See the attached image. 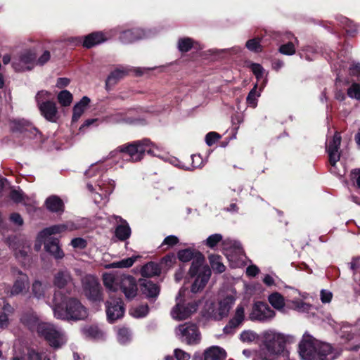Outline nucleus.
I'll use <instances>...</instances> for the list:
<instances>
[{
  "instance_id": "f8f14e48",
  "label": "nucleus",
  "mask_w": 360,
  "mask_h": 360,
  "mask_svg": "<svg viewBox=\"0 0 360 360\" xmlns=\"http://www.w3.org/2000/svg\"><path fill=\"white\" fill-rule=\"evenodd\" d=\"M275 316V311L267 304L258 302L254 304L249 317L252 321L268 322L272 320Z\"/></svg>"
},
{
  "instance_id": "338daca9",
  "label": "nucleus",
  "mask_w": 360,
  "mask_h": 360,
  "mask_svg": "<svg viewBox=\"0 0 360 360\" xmlns=\"http://www.w3.org/2000/svg\"><path fill=\"white\" fill-rule=\"evenodd\" d=\"M10 198L15 202H22L24 200L23 193L21 191L12 190L10 193Z\"/></svg>"
},
{
  "instance_id": "6ab92c4d",
  "label": "nucleus",
  "mask_w": 360,
  "mask_h": 360,
  "mask_svg": "<svg viewBox=\"0 0 360 360\" xmlns=\"http://www.w3.org/2000/svg\"><path fill=\"white\" fill-rule=\"evenodd\" d=\"M73 279L70 272L66 269H59L53 275V283L58 288H63L72 284Z\"/></svg>"
},
{
  "instance_id": "393cba45",
  "label": "nucleus",
  "mask_w": 360,
  "mask_h": 360,
  "mask_svg": "<svg viewBox=\"0 0 360 360\" xmlns=\"http://www.w3.org/2000/svg\"><path fill=\"white\" fill-rule=\"evenodd\" d=\"M331 346L326 342H316V360H333Z\"/></svg>"
},
{
  "instance_id": "423d86ee",
  "label": "nucleus",
  "mask_w": 360,
  "mask_h": 360,
  "mask_svg": "<svg viewBox=\"0 0 360 360\" xmlns=\"http://www.w3.org/2000/svg\"><path fill=\"white\" fill-rule=\"evenodd\" d=\"M87 188L91 193V197L97 205H105L108 200L109 195L112 193L115 184L113 180H99L95 184L88 183Z\"/></svg>"
},
{
  "instance_id": "b1692460",
  "label": "nucleus",
  "mask_w": 360,
  "mask_h": 360,
  "mask_svg": "<svg viewBox=\"0 0 360 360\" xmlns=\"http://www.w3.org/2000/svg\"><path fill=\"white\" fill-rule=\"evenodd\" d=\"M226 351L219 346H212L205 350L202 360H224Z\"/></svg>"
},
{
  "instance_id": "c85d7f7f",
  "label": "nucleus",
  "mask_w": 360,
  "mask_h": 360,
  "mask_svg": "<svg viewBox=\"0 0 360 360\" xmlns=\"http://www.w3.org/2000/svg\"><path fill=\"white\" fill-rule=\"evenodd\" d=\"M106 39L107 38L104 36L103 32H93L85 37L83 41V46L89 49L106 41Z\"/></svg>"
},
{
  "instance_id": "c03bdc74",
  "label": "nucleus",
  "mask_w": 360,
  "mask_h": 360,
  "mask_svg": "<svg viewBox=\"0 0 360 360\" xmlns=\"http://www.w3.org/2000/svg\"><path fill=\"white\" fill-rule=\"evenodd\" d=\"M258 338L257 334L251 330L243 331L240 335V339L242 342L251 343Z\"/></svg>"
},
{
  "instance_id": "c756f323",
  "label": "nucleus",
  "mask_w": 360,
  "mask_h": 360,
  "mask_svg": "<svg viewBox=\"0 0 360 360\" xmlns=\"http://www.w3.org/2000/svg\"><path fill=\"white\" fill-rule=\"evenodd\" d=\"M302 299L296 298L290 301L291 307L301 313H308L312 309V304L307 303L304 301L307 296L305 295H302Z\"/></svg>"
},
{
  "instance_id": "37998d69",
  "label": "nucleus",
  "mask_w": 360,
  "mask_h": 360,
  "mask_svg": "<svg viewBox=\"0 0 360 360\" xmlns=\"http://www.w3.org/2000/svg\"><path fill=\"white\" fill-rule=\"evenodd\" d=\"M58 100L63 106H69L72 101V95L70 91L63 90L58 94Z\"/></svg>"
},
{
  "instance_id": "864d4df0",
  "label": "nucleus",
  "mask_w": 360,
  "mask_h": 360,
  "mask_svg": "<svg viewBox=\"0 0 360 360\" xmlns=\"http://www.w3.org/2000/svg\"><path fill=\"white\" fill-rule=\"evenodd\" d=\"M246 47L251 51L256 53L260 52L262 51L260 39L259 38H255L248 40L246 42Z\"/></svg>"
},
{
  "instance_id": "603ef678",
  "label": "nucleus",
  "mask_w": 360,
  "mask_h": 360,
  "mask_svg": "<svg viewBox=\"0 0 360 360\" xmlns=\"http://www.w3.org/2000/svg\"><path fill=\"white\" fill-rule=\"evenodd\" d=\"M105 120L107 122L110 123H120L122 122H128V120H127L124 117V115L121 112H115L112 113L107 117H105Z\"/></svg>"
},
{
  "instance_id": "a19ab883",
  "label": "nucleus",
  "mask_w": 360,
  "mask_h": 360,
  "mask_svg": "<svg viewBox=\"0 0 360 360\" xmlns=\"http://www.w3.org/2000/svg\"><path fill=\"white\" fill-rule=\"evenodd\" d=\"M210 265L213 271L217 273H222L226 267L221 262V257L219 255H210L209 257Z\"/></svg>"
},
{
  "instance_id": "c9c22d12",
  "label": "nucleus",
  "mask_w": 360,
  "mask_h": 360,
  "mask_svg": "<svg viewBox=\"0 0 360 360\" xmlns=\"http://www.w3.org/2000/svg\"><path fill=\"white\" fill-rule=\"evenodd\" d=\"M198 255H202L198 251L194 250L191 248L181 250L177 253L179 259L182 262H187L193 259L192 262H194Z\"/></svg>"
},
{
  "instance_id": "20e7f679",
  "label": "nucleus",
  "mask_w": 360,
  "mask_h": 360,
  "mask_svg": "<svg viewBox=\"0 0 360 360\" xmlns=\"http://www.w3.org/2000/svg\"><path fill=\"white\" fill-rule=\"evenodd\" d=\"M150 145L153 144L149 139H143L122 145L117 149L111 151L109 153L108 158L113 159L118 156L120 153H123L124 155H127L129 157L130 161L139 162L143 159L146 148Z\"/></svg>"
},
{
  "instance_id": "473e14b6",
  "label": "nucleus",
  "mask_w": 360,
  "mask_h": 360,
  "mask_svg": "<svg viewBox=\"0 0 360 360\" xmlns=\"http://www.w3.org/2000/svg\"><path fill=\"white\" fill-rule=\"evenodd\" d=\"M4 305L0 310V328H6L8 326V317L13 314V308L4 300Z\"/></svg>"
},
{
  "instance_id": "9b49d317",
  "label": "nucleus",
  "mask_w": 360,
  "mask_h": 360,
  "mask_svg": "<svg viewBox=\"0 0 360 360\" xmlns=\"http://www.w3.org/2000/svg\"><path fill=\"white\" fill-rule=\"evenodd\" d=\"M341 143V136L340 133L335 132L333 139L326 144V151L328 155L329 162L331 165L330 170L332 172L339 176L342 174L336 172V164L340 158V146Z\"/></svg>"
},
{
  "instance_id": "f704fd0d",
  "label": "nucleus",
  "mask_w": 360,
  "mask_h": 360,
  "mask_svg": "<svg viewBox=\"0 0 360 360\" xmlns=\"http://www.w3.org/2000/svg\"><path fill=\"white\" fill-rule=\"evenodd\" d=\"M89 102H90V99L86 96H84L82 98V100L74 106L73 115H72V120L73 122H76L78 121V120L80 118V117L84 113V112Z\"/></svg>"
},
{
  "instance_id": "58836bf2",
  "label": "nucleus",
  "mask_w": 360,
  "mask_h": 360,
  "mask_svg": "<svg viewBox=\"0 0 360 360\" xmlns=\"http://www.w3.org/2000/svg\"><path fill=\"white\" fill-rule=\"evenodd\" d=\"M49 285L47 283H44L39 281H35L32 284V293L37 299H41L44 297L45 292L49 288Z\"/></svg>"
},
{
  "instance_id": "72a5a7b5",
  "label": "nucleus",
  "mask_w": 360,
  "mask_h": 360,
  "mask_svg": "<svg viewBox=\"0 0 360 360\" xmlns=\"http://www.w3.org/2000/svg\"><path fill=\"white\" fill-rule=\"evenodd\" d=\"M268 300L271 306L281 312H285L284 297L278 292H274L269 296Z\"/></svg>"
},
{
  "instance_id": "4468645a",
  "label": "nucleus",
  "mask_w": 360,
  "mask_h": 360,
  "mask_svg": "<svg viewBox=\"0 0 360 360\" xmlns=\"http://www.w3.org/2000/svg\"><path fill=\"white\" fill-rule=\"evenodd\" d=\"M314 337L306 332L299 344V354L302 360H315Z\"/></svg>"
},
{
  "instance_id": "a878e982",
  "label": "nucleus",
  "mask_w": 360,
  "mask_h": 360,
  "mask_svg": "<svg viewBox=\"0 0 360 360\" xmlns=\"http://www.w3.org/2000/svg\"><path fill=\"white\" fill-rule=\"evenodd\" d=\"M141 290L149 299L156 298L160 293L159 286L147 280L143 281L141 283Z\"/></svg>"
},
{
  "instance_id": "4d7b16f0",
  "label": "nucleus",
  "mask_w": 360,
  "mask_h": 360,
  "mask_svg": "<svg viewBox=\"0 0 360 360\" xmlns=\"http://www.w3.org/2000/svg\"><path fill=\"white\" fill-rule=\"evenodd\" d=\"M176 262V257L174 254H169L164 257L160 262V264L164 268H170Z\"/></svg>"
},
{
  "instance_id": "9d476101",
  "label": "nucleus",
  "mask_w": 360,
  "mask_h": 360,
  "mask_svg": "<svg viewBox=\"0 0 360 360\" xmlns=\"http://www.w3.org/2000/svg\"><path fill=\"white\" fill-rule=\"evenodd\" d=\"M36 53L32 50H25L15 56L12 65L16 72L31 70L35 65Z\"/></svg>"
},
{
  "instance_id": "ea45409f",
  "label": "nucleus",
  "mask_w": 360,
  "mask_h": 360,
  "mask_svg": "<svg viewBox=\"0 0 360 360\" xmlns=\"http://www.w3.org/2000/svg\"><path fill=\"white\" fill-rule=\"evenodd\" d=\"M127 72L124 69L117 68L112 71L106 79V86L110 87L115 84L118 80L123 78Z\"/></svg>"
},
{
  "instance_id": "6e6552de",
  "label": "nucleus",
  "mask_w": 360,
  "mask_h": 360,
  "mask_svg": "<svg viewBox=\"0 0 360 360\" xmlns=\"http://www.w3.org/2000/svg\"><path fill=\"white\" fill-rule=\"evenodd\" d=\"M186 289H180L176 296V304L171 311V316L176 320H184L188 319L192 314L196 311L198 304L195 302L184 303L181 302V297L184 296Z\"/></svg>"
},
{
  "instance_id": "49530a36",
  "label": "nucleus",
  "mask_w": 360,
  "mask_h": 360,
  "mask_svg": "<svg viewBox=\"0 0 360 360\" xmlns=\"http://www.w3.org/2000/svg\"><path fill=\"white\" fill-rule=\"evenodd\" d=\"M82 333L86 337L99 338L101 337V332L96 326H87L82 328Z\"/></svg>"
},
{
  "instance_id": "6e6d98bb",
  "label": "nucleus",
  "mask_w": 360,
  "mask_h": 360,
  "mask_svg": "<svg viewBox=\"0 0 360 360\" xmlns=\"http://www.w3.org/2000/svg\"><path fill=\"white\" fill-rule=\"evenodd\" d=\"M179 243V238L173 235H170L167 236L163 242L162 243L160 247L164 248L165 246H167L165 249H168L171 247H173L176 244Z\"/></svg>"
},
{
  "instance_id": "7c9ffc66",
  "label": "nucleus",
  "mask_w": 360,
  "mask_h": 360,
  "mask_svg": "<svg viewBox=\"0 0 360 360\" xmlns=\"http://www.w3.org/2000/svg\"><path fill=\"white\" fill-rule=\"evenodd\" d=\"M46 208L53 212H63V202L56 195H51L46 200Z\"/></svg>"
},
{
  "instance_id": "bb28decb",
  "label": "nucleus",
  "mask_w": 360,
  "mask_h": 360,
  "mask_svg": "<svg viewBox=\"0 0 360 360\" xmlns=\"http://www.w3.org/2000/svg\"><path fill=\"white\" fill-rule=\"evenodd\" d=\"M119 219L120 224L115 229V236L120 240H125L131 236V229L128 223L120 217H116Z\"/></svg>"
},
{
  "instance_id": "0e129e2a",
  "label": "nucleus",
  "mask_w": 360,
  "mask_h": 360,
  "mask_svg": "<svg viewBox=\"0 0 360 360\" xmlns=\"http://www.w3.org/2000/svg\"><path fill=\"white\" fill-rule=\"evenodd\" d=\"M70 245L75 249L83 250L87 245V242L82 238H75L71 240Z\"/></svg>"
},
{
  "instance_id": "5fc2aeb1",
  "label": "nucleus",
  "mask_w": 360,
  "mask_h": 360,
  "mask_svg": "<svg viewBox=\"0 0 360 360\" xmlns=\"http://www.w3.org/2000/svg\"><path fill=\"white\" fill-rule=\"evenodd\" d=\"M344 28L346 32L350 35L353 36L357 32V25L352 20L345 18L344 22Z\"/></svg>"
},
{
  "instance_id": "e2e57ef3",
  "label": "nucleus",
  "mask_w": 360,
  "mask_h": 360,
  "mask_svg": "<svg viewBox=\"0 0 360 360\" xmlns=\"http://www.w3.org/2000/svg\"><path fill=\"white\" fill-rule=\"evenodd\" d=\"M279 51L282 54L292 55L295 53V47L292 42L287 43L280 46Z\"/></svg>"
},
{
  "instance_id": "dca6fc26",
  "label": "nucleus",
  "mask_w": 360,
  "mask_h": 360,
  "mask_svg": "<svg viewBox=\"0 0 360 360\" xmlns=\"http://www.w3.org/2000/svg\"><path fill=\"white\" fill-rule=\"evenodd\" d=\"M29 288V278L26 274L19 273L18 277L15 279L12 287L5 290V292L10 296L18 295L25 292Z\"/></svg>"
},
{
  "instance_id": "4be33fe9",
  "label": "nucleus",
  "mask_w": 360,
  "mask_h": 360,
  "mask_svg": "<svg viewBox=\"0 0 360 360\" xmlns=\"http://www.w3.org/2000/svg\"><path fill=\"white\" fill-rule=\"evenodd\" d=\"M235 299L233 296H226L224 299L221 300L219 303V307L217 312L214 314L215 319H221L226 316L234 304Z\"/></svg>"
},
{
  "instance_id": "e433bc0d",
  "label": "nucleus",
  "mask_w": 360,
  "mask_h": 360,
  "mask_svg": "<svg viewBox=\"0 0 360 360\" xmlns=\"http://www.w3.org/2000/svg\"><path fill=\"white\" fill-rule=\"evenodd\" d=\"M161 269L159 265L154 262H149L141 269V274L143 276L152 277L160 274Z\"/></svg>"
},
{
  "instance_id": "412c9836",
  "label": "nucleus",
  "mask_w": 360,
  "mask_h": 360,
  "mask_svg": "<svg viewBox=\"0 0 360 360\" xmlns=\"http://www.w3.org/2000/svg\"><path fill=\"white\" fill-rule=\"evenodd\" d=\"M41 114L49 122H55L58 118V109L56 104L53 101H49L43 103L41 106L39 107Z\"/></svg>"
},
{
  "instance_id": "de8ad7c7",
  "label": "nucleus",
  "mask_w": 360,
  "mask_h": 360,
  "mask_svg": "<svg viewBox=\"0 0 360 360\" xmlns=\"http://www.w3.org/2000/svg\"><path fill=\"white\" fill-rule=\"evenodd\" d=\"M21 360H49L44 353H37L34 350H28L27 354L20 358Z\"/></svg>"
},
{
  "instance_id": "680f3d73",
  "label": "nucleus",
  "mask_w": 360,
  "mask_h": 360,
  "mask_svg": "<svg viewBox=\"0 0 360 360\" xmlns=\"http://www.w3.org/2000/svg\"><path fill=\"white\" fill-rule=\"evenodd\" d=\"M347 94L350 98L360 99V86L353 84L348 89Z\"/></svg>"
},
{
  "instance_id": "2f4dec72",
  "label": "nucleus",
  "mask_w": 360,
  "mask_h": 360,
  "mask_svg": "<svg viewBox=\"0 0 360 360\" xmlns=\"http://www.w3.org/2000/svg\"><path fill=\"white\" fill-rule=\"evenodd\" d=\"M21 322L27 326L32 330L37 331V326L41 324L37 315L33 312H27L24 314L21 319Z\"/></svg>"
},
{
  "instance_id": "774afa93",
  "label": "nucleus",
  "mask_w": 360,
  "mask_h": 360,
  "mask_svg": "<svg viewBox=\"0 0 360 360\" xmlns=\"http://www.w3.org/2000/svg\"><path fill=\"white\" fill-rule=\"evenodd\" d=\"M174 356L177 360H188L191 357L190 354L180 349L174 350Z\"/></svg>"
},
{
  "instance_id": "a211bd4d",
  "label": "nucleus",
  "mask_w": 360,
  "mask_h": 360,
  "mask_svg": "<svg viewBox=\"0 0 360 360\" xmlns=\"http://www.w3.org/2000/svg\"><path fill=\"white\" fill-rule=\"evenodd\" d=\"M150 36L149 31L146 32L141 28H134L122 32L120 36V40L124 44H129L138 39L149 37Z\"/></svg>"
},
{
  "instance_id": "5701e85b",
  "label": "nucleus",
  "mask_w": 360,
  "mask_h": 360,
  "mask_svg": "<svg viewBox=\"0 0 360 360\" xmlns=\"http://www.w3.org/2000/svg\"><path fill=\"white\" fill-rule=\"evenodd\" d=\"M245 319L244 307L241 305L237 307L234 316L230 320L228 325L224 328V331L226 333H230L232 329L237 328L240 325Z\"/></svg>"
},
{
  "instance_id": "2eb2a0df",
  "label": "nucleus",
  "mask_w": 360,
  "mask_h": 360,
  "mask_svg": "<svg viewBox=\"0 0 360 360\" xmlns=\"http://www.w3.org/2000/svg\"><path fill=\"white\" fill-rule=\"evenodd\" d=\"M106 314L109 321L113 322L124 315V307L122 300L115 295H110L106 302Z\"/></svg>"
},
{
  "instance_id": "052dcab7",
  "label": "nucleus",
  "mask_w": 360,
  "mask_h": 360,
  "mask_svg": "<svg viewBox=\"0 0 360 360\" xmlns=\"http://www.w3.org/2000/svg\"><path fill=\"white\" fill-rule=\"evenodd\" d=\"M29 129H32L31 126L25 125L24 123L20 121H14L12 125V129L13 131H20V132H25ZM34 131H37L36 129L32 128Z\"/></svg>"
},
{
  "instance_id": "0eeeda50",
  "label": "nucleus",
  "mask_w": 360,
  "mask_h": 360,
  "mask_svg": "<svg viewBox=\"0 0 360 360\" xmlns=\"http://www.w3.org/2000/svg\"><path fill=\"white\" fill-rule=\"evenodd\" d=\"M37 333L44 338L51 347H60L65 343L66 338L64 332L53 324L41 323L37 326Z\"/></svg>"
},
{
  "instance_id": "bf43d9fd",
  "label": "nucleus",
  "mask_w": 360,
  "mask_h": 360,
  "mask_svg": "<svg viewBox=\"0 0 360 360\" xmlns=\"http://www.w3.org/2000/svg\"><path fill=\"white\" fill-rule=\"evenodd\" d=\"M251 70L255 75L257 80L262 79L264 74V69L258 63H252L250 65Z\"/></svg>"
},
{
  "instance_id": "a18cd8bd",
  "label": "nucleus",
  "mask_w": 360,
  "mask_h": 360,
  "mask_svg": "<svg viewBox=\"0 0 360 360\" xmlns=\"http://www.w3.org/2000/svg\"><path fill=\"white\" fill-rule=\"evenodd\" d=\"M51 93L47 91L42 90L39 91L35 97L38 108L41 106L43 103H46L51 101Z\"/></svg>"
},
{
  "instance_id": "3c124183",
  "label": "nucleus",
  "mask_w": 360,
  "mask_h": 360,
  "mask_svg": "<svg viewBox=\"0 0 360 360\" xmlns=\"http://www.w3.org/2000/svg\"><path fill=\"white\" fill-rule=\"evenodd\" d=\"M148 313V307L147 305H141L130 311V314L135 318L144 317Z\"/></svg>"
},
{
  "instance_id": "13d9d810",
  "label": "nucleus",
  "mask_w": 360,
  "mask_h": 360,
  "mask_svg": "<svg viewBox=\"0 0 360 360\" xmlns=\"http://www.w3.org/2000/svg\"><path fill=\"white\" fill-rule=\"evenodd\" d=\"M222 240V236L219 233H215L210 236L206 241L205 244L208 247L213 248L219 242Z\"/></svg>"
},
{
  "instance_id": "1a4fd4ad",
  "label": "nucleus",
  "mask_w": 360,
  "mask_h": 360,
  "mask_svg": "<svg viewBox=\"0 0 360 360\" xmlns=\"http://www.w3.org/2000/svg\"><path fill=\"white\" fill-rule=\"evenodd\" d=\"M176 337L188 345H197L200 341V333L196 325L186 323L175 330Z\"/></svg>"
},
{
  "instance_id": "ddd939ff",
  "label": "nucleus",
  "mask_w": 360,
  "mask_h": 360,
  "mask_svg": "<svg viewBox=\"0 0 360 360\" xmlns=\"http://www.w3.org/2000/svg\"><path fill=\"white\" fill-rule=\"evenodd\" d=\"M83 290L85 296L90 300H101V287L96 277L88 275L82 279Z\"/></svg>"
},
{
  "instance_id": "4c0bfd02",
  "label": "nucleus",
  "mask_w": 360,
  "mask_h": 360,
  "mask_svg": "<svg viewBox=\"0 0 360 360\" xmlns=\"http://www.w3.org/2000/svg\"><path fill=\"white\" fill-rule=\"evenodd\" d=\"M138 257H131L122 259L118 262H115L105 265V269H115V268H129L131 267Z\"/></svg>"
},
{
  "instance_id": "09e8293b",
  "label": "nucleus",
  "mask_w": 360,
  "mask_h": 360,
  "mask_svg": "<svg viewBox=\"0 0 360 360\" xmlns=\"http://www.w3.org/2000/svg\"><path fill=\"white\" fill-rule=\"evenodd\" d=\"M117 340L120 343L125 344L131 340V333L127 328H121L117 331Z\"/></svg>"
},
{
  "instance_id": "f03ea898",
  "label": "nucleus",
  "mask_w": 360,
  "mask_h": 360,
  "mask_svg": "<svg viewBox=\"0 0 360 360\" xmlns=\"http://www.w3.org/2000/svg\"><path fill=\"white\" fill-rule=\"evenodd\" d=\"M263 347L260 349L257 358L259 360H274L276 357L285 351L288 344L294 343V335L284 334L274 330H268L263 333Z\"/></svg>"
},
{
  "instance_id": "7ed1b4c3",
  "label": "nucleus",
  "mask_w": 360,
  "mask_h": 360,
  "mask_svg": "<svg viewBox=\"0 0 360 360\" xmlns=\"http://www.w3.org/2000/svg\"><path fill=\"white\" fill-rule=\"evenodd\" d=\"M103 282L105 287L110 292L114 293L120 288L128 300H132L137 295V285L135 279L131 276L105 273L103 275Z\"/></svg>"
},
{
  "instance_id": "aec40b11",
  "label": "nucleus",
  "mask_w": 360,
  "mask_h": 360,
  "mask_svg": "<svg viewBox=\"0 0 360 360\" xmlns=\"http://www.w3.org/2000/svg\"><path fill=\"white\" fill-rule=\"evenodd\" d=\"M68 229L66 224L54 225L43 229L37 236V240L39 242V245H35L37 250H39L42 241L48 236L60 233Z\"/></svg>"
},
{
  "instance_id": "8fccbe9b",
  "label": "nucleus",
  "mask_w": 360,
  "mask_h": 360,
  "mask_svg": "<svg viewBox=\"0 0 360 360\" xmlns=\"http://www.w3.org/2000/svg\"><path fill=\"white\" fill-rule=\"evenodd\" d=\"M193 46V40L191 38H182L178 41L179 50L181 52L188 51Z\"/></svg>"
},
{
  "instance_id": "39448f33",
  "label": "nucleus",
  "mask_w": 360,
  "mask_h": 360,
  "mask_svg": "<svg viewBox=\"0 0 360 360\" xmlns=\"http://www.w3.org/2000/svg\"><path fill=\"white\" fill-rule=\"evenodd\" d=\"M189 274L192 277L196 276L191 286V292L196 293L202 290L211 275L210 269L208 266L205 265V257L202 255H198L196 259L192 262Z\"/></svg>"
},
{
  "instance_id": "f3484780",
  "label": "nucleus",
  "mask_w": 360,
  "mask_h": 360,
  "mask_svg": "<svg viewBox=\"0 0 360 360\" xmlns=\"http://www.w3.org/2000/svg\"><path fill=\"white\" fill-rule=\"evenodd\" d=\"M327 320L328 324L334 328L342 338H344L346 340H351L354 338L356 331V327L347 323L340 325V323L335 322L329 316H327Z\"/></svg>"
},
{
  "instance_id": "f257e3e1",
  "label": "nucleus",
  "mask_w": 360,
  "mask_h": 360,
  "mask_svg": "<svg viewBox=\"0 0 360 360\" xmlns=\"http://www.w3.org/2000/svg\"><path fill=\"white\" fill-rule=\"evenodd\" d=\"M51 308L54 316L63 320H82L88 316L86 309L76 298L67 297L60 291H56Z\"/></svg>"
},
{
  "instance_id": "79ce46f5",
  "label": "nucleus",
  "mask_w": 360,
  "mask_h": 360,
  "mask_svg": "<svg viewBox=\"0 0 360 360\" xmlns=\"http://www.w3.org/2000/svg\"><path fill=\"white\" fill-rule=\"evenodd\" d=\"M257 84L255 85L253 89L249 92L247 96V103L255 108L257 105V98L260 96V92L257 91Z\"/></svg>"
},
{
  "instance_id": "69168bd1",
  "label": "nucleus",
  "mask_w": 360,
  "mask_h": 360,
  "mask_svg": "<svg viewBox=\"0 0 360 360\" xmlns=\"http://www.w3.org/2000/svg\"><path fill=\"white\" fill-rule=\"evenodd\" d=\"M220 137V135L217 132H209L205 136L206 143L210 146L217 141Z\"/></svg>"
},
{
  "instance_id": "cd10ccee",
  "label": "nucleus",
  "mask_w": 360,
  "mask_h": 360,
  "mask_svg": "<svg viewBox=\"0 0 360 360\" xmlns=\"http://www.w3.org/2000/svg\"><path fill=\"white\" fill-rule=\"evenodd\" d=\"M44 248L56 259H61L64 257V253L59 246V241L56 238H50L45 243Z\"/></svg>"
}]
</instances>
